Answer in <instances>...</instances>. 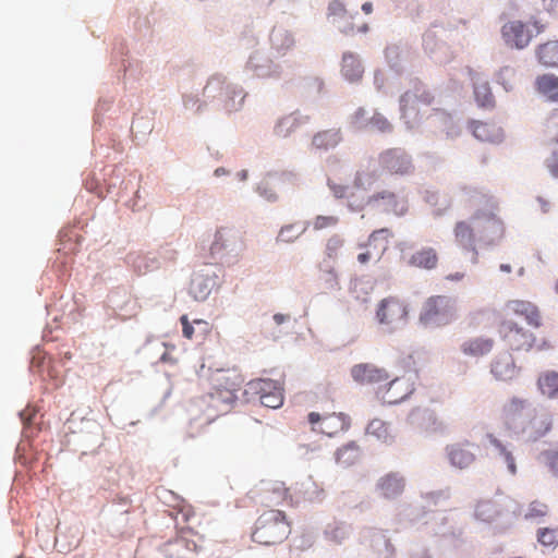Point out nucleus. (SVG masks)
I'll list each match as a JSON object with an SVG mask.
<instances>
[{"instance_id":"f257e3e1","label":"nucleus","mask_w":558,"mask_h":558,"mask_svg":"<svg viewBox=\"0 0 558 558\" xmlns=\"http://www.w3.org/2000/svg\"><path fill=\"white\" fill-rule=\"evenodd\" d=\"M496 203L489 198L487 210H477L469 220L457 221L453 227L456 243L465 252L471 253V262H478V246L498 244L505 235L504 222L495 210Z\"/></svg>"},{"instance_id":"f03ea898","label":"nucleus","mask_w":558,"mask_h":558,"mask_svg":"<svg viewBox=\"0 0 558 558\" xmlns=\"http://www.w3.org/2000/svg\"><path fill=\"white\" fill-rule=\"evenodd\" d=\"M504 427L523 440L535 442L546 437L554 427V416L545 408H533L527 399L511 397L500 410Z\"/></svg>"},{"instance_id":"7ed1b4c3","label":"nucleus","mask_w":558,"mask_h":558,"mask_svg":"<svg viewBox=\"0 0 558 558\" xmlns=\"http://www.w3.org/2000/svg\"><path fill=\"white\" fill-rule=\"evenodd\" d=\"M290 533L291 525L286 513L270 509L263 512L256 520L252 538L258 544L270 546L282 543Z\"/></svg>"},{"instance_id":"20e7f679","label":"nucleus","mask_w":558,"mask_h":558,"mask_svg":"<svg viewBox=\"0 0 558 558\" xmlns=\"http://www.w3.org/2000/svg\"><path fill=\"white\" fill-rule=\"evenodd\" d=\"M214 390L199 399V408L207 407L208 420L226 412L236 399L240 388L238 376L231 377L228 373H219L215 379Z\"/></svg>"},{"instance_id":"39448f33","label":"nucleus","mask_w":558,"mask_h":558,"mask_svg":"<svg viewBox=\"0 0 558 558\" xmlns=\"http://www.w3.org/2000/svg\"><path fill=\"white\" fill-rule=\"evenodd\" d=\"M434 101L435 97L430 90L423 84L416 83L400 98L401 117L410 128H413L421 123L429 111L437 110L432 108Z\"/></svg>"},{"instance_id":"423d86ee","label":"nucleus","mask_w":558,"mask_h":558,"mask_svg":"<svg viewBox=\"0 0 558 558\" xmlns=\"http://www.w3.org/2000/svg\"><path fill=\"white\" fill-rule=\"evenodd\" d=\"M375 317L384 331L392 333L407 325L408 304L398 296L389 295L377 304Z\"/></svg>"},{"instance_id":"0eeeda50","label":"nucleus","mask_w":558,"mask_h":558,"mask_svg":"<svg viewBox=\"0 0 558 558\" xmlns=\"http://www.w3.org/2000/svg\"><path fill=\"white\" fill-rule=\"evenodd\" d=\"M546 25L538 20L524 23L511 20L501 27V37L511 49L522 50L532 41L533 37L544 33Z\"/></svg>"},{"instance_id":"6e6552de","label":"nucleus","mask_w":558,"mask_h":558,"mask_svg":"<svg viewBox=\"0 0 558 558\" xmlns=\"http://www.w3.org/2000/svg\"><path fill=\"white\" fill-rule=\"evenodd\" d=\"M456 315L453 302L444 295L432 296L424 303L420 319L424 324L446 325Z\"/></svg>"},{"instance_id":"1a4fd4ad","label":"nucleus","mask_w":558,"mask_h":558,"mask_svg":"<svg viewBox=\"0 0 558 558\" xmlns=\"http://www.w3.org/2000/svg\"><path fill=\"white\" fill-rule=\"evenodd\" d=\"M308 423L313 432L325 434L329 437L344 432L350 426L349 416L343 413H325L311 412L308 414Z\"/></svg>"},{"instance_id":"9d476101","label":"nucleus","mask_w":558,"mask_h":558,"mask_svg":"<svg viewBox=\"0 0 558 558\" xmlns=\"http://www.w3.org/2000/svg\"><path fill=\"white\" fill-rule=\"evenodd\" d=\"M498 332L511 350L527 351L533 347L534 336L519 327L512 319H502L499 323Z\"/></svg>"},{"instance_id":"9b49d317","label":"nucleus","mask_w":558,"mask_h":558,"mask_svg":"<svg viewBox=\"0 0 558 558\" xmlns=\"http://www.w3.org/2000/svg\"><path fill=\"white\" fill-rule=\"evenodd\" d=\"M381 170L391 175H407L413 171L411 157L401 148H389L378 155Z\"/></svg>"},{"instance_id":"f8f14e48","label":"nucleus","mask_w":558,"mask_h":558,"mask_svg":"<svg viewBox=\"0 0 558 558\" xmlns=\"http://www.w3.org/2000/svg\"><path fill=\"white\" fill-rule=\"evenodd\" d=\"M414 391V380L411 375H403L389 381L385 389H380L378 393L384 402L388 404H397L407 399Z\"/></svg>"},{"instance_id":"ddd939ff","label":"nucleus","mask_w":558,"mask_h":558,"mask_svg":"<svg viewBox=\"0 0 558 558\" xmlns=\"http://www.w3.org/2000/svg\"><path fill=\"white\" fill-rule=\"evenodd\" d=\"M500 320L512 319L513 315L523 316L525 320L535 327L541 325V315L537 307L524 300H511L506 303L500 312Z\"/></svg>"},{"instance_id":"4468645a","label":"nucleus","mask_w":558,"mask_h":558,"mask_svg":"<svg viewBox=\"0 0 558 558\" xmlns=\"http://www.w3.org/2000/svg\"><path fill=\"white\" fill-rule=\"evenodd\" d=\"M367 204L381 208L387 214L403 216L408 213V201L390 191H381L371 195Z\"/></svg>"},{"instance_id":"2eb2a0df","label":"nucleus","mask_w":558,"mask_h":558,"mask_svg":"<svg viewBox=\"0 0 558 558\" xmlns=\"http://www.w3.org/2000/svg\"><path fill=\"white\" fill-rule=\"evenodd\" d=\"M353 379L360 384H380L389 379L386 369L371 363L356 364L351 368Z\"/></svg>"},{"instance_id":"dca6fc26","label":"nucleus","mask_w":558,"mask_h":558,"mask_svg":"<svg viewBox=\"0 0 558 558\" xmlns=\"http://www.w3.org/2000/svg\"><path fill=\"white\" fill-rule=\"evenodd\" d=\"M405 488V480L397 472L381 476L376 483V490L385 499H396Z\"/></svg>"},{"instance_id":"f3484780","label":"nucleus","mask_w":558,"mask_h":558,"mask_svg":"<svg viewBox=\"0 0 558 558\" xmlns=\"http://www.w3.org/2000/svg\"><path fill=\"white\" fill-rule=\"evenodd\" d=\"M412 423L422 432L428 434L442 433L446 429L445 422L433 410H418L411 415Z\"/></svg>"},{"instance_id":"a211bd4d","label":"nucleus","mask_w":558,"mask_h":558,"mask_svg":"<svg viewBox=\"0 0 558 558\" xmlns=\"http://www.w3.org/2000/svg\"><path fill=\"white\" fill-rule=\"evenodd\" d=\"M473 445L469 441L458 442L447 447L448 459L454 468L465 469L475 461V454L472 451Z\"/></svg>"},{"instance_id":"6ab92c4d","label":"nucleus","mask_w":558,"mask_h":558,"mask_svg":"<svg viewBox=\"0 0 558 558\" xmlns=\"http://www.w3.org/2000/svg\"><path fill=\"white\" fill-rule=\"evenodd\" d=\"M390 232L388 229H379L375 230L368 238L367 246L371 247L374 243L379 242L378 245H375V252L372 250H367L357 255V260L360 264H367L374 257L379 258L381 254L388 248V238Z\"/></svg>"},{"instance_id":"aec40b11","label":"nucleus","mask_w":558,"mask_h":558,"mask_svg":"<svg viewBox=\"0 0 558 558\" xmlns=\"http://www.w3.org/2000/svg\"><path fill=\"white\" fill-rule=\"evenodd\" d=\"M198 548L197 543L186 535H181L166 545L170 558H194Z\"/></svg>"},{"instance_id":"412c9836","label":"nucleus","mask_w":558,"mask_h":558,"mask_svg":"<svg viewBox=\"0 0 558 558\" xmlns=\"http://www.w3.org/2000/svg\"><path fill=\"white\" fill-rule=\"evenodd\" d=\"M492 374L499 380H511L518 374L513 357L509 353L497 356L492 364Z\"/></svg>"},{"instance_id":"4be33fe9","label":"nucleus","mask_w":558,"mask_h":558,"mask_svg":"<svg viewBox=\"0 0 558 558\" xmlns=\"http://www.w3.org/2000/svg\"><path fill=\"white\" fill-rule=\"evenodd\" d=\"M535 89L547 100L558 102V76L551 73L538 75L535 78Z\"/></svg>"},{"instance_id":"5701e85b","label":"nucleus","mask_w":558,"mask_h":558,"mask_svg":"<svg viewBox=\"0 0 558 558\" xmlns=\"http://www.w3.org/2000/svg\"><path fill=\"white\" fill-rule=\"evenodd\" d=\"M342 141L339 129L319 131L312 138V146L317 150H329L337 147Z\"/></svg>"},{"instance_id":"b1692460","label":"nucleus","mask_w":558,"mask_h":558,"mask_svg":"<svg viewBox=\"0 0 558 558\" xmlns=\"http://www.w3.org/2000/svg\"><path fill=\"white\" fill-rule=\"evenodd\" d=\"M537 61L545 68H558V40H548L535 49Z\"/></svg>"},{"instance_id":"393cba45","label":"nucleus","mask_w":558,"mask_h":558,"mask_svg":"<svg viewBox=\"0 0 558 558\" xmlns=\"http://www.w3.org/2000/svg\"><path fill=\"white\" fill-rule=\"evenodd\" d=\"M265 494V500L270 505L293 501V495L290 493V488L286 487L283 482L275 481L269 483Z\"/></svg>"},{"instance_id":"a878e982","label":"nucleus","mask_w":558,"mask_h":558,"mask_svg":"<svg viewBox=\"0 0 558 558\" xmlns=\"http://www.w3.org/2000/svg\"><path fill=\"white\" fill-rule=\"evenodd\" d=\"M409 264L417 268L430 270L436 268L438 264V254L433 247H422L411 255Z\"/></svg>"},{"instance_id":"bb28decb","label":"nucleus","mask_w":558,"mask_h":558,"mask_svg":"<svg viewBox=\"0 0 558 558\" xmlns=\"http://www.w3.org/2000/svg\"><path fill=\"white\" fill-rule=\"evenodd\" d=\"M324 489L312 478L307 477L296 484L294 496L296 501L303 500H318L323 497Z\"/></svg>"},{"instance_id":"cd10ccee","label":"nucleus","mask_w":558,"mask_h":558,"mask_svg":"<svg viewBox=\"0 0 558 558\" xmlns=\"http://www.w3.org/2000/svg\"><path fill=\"white\" fill-rule=\"evenodd\" d=\"M494 348V340L492 338H473L464 341L461 350L464 354L470 356H483L489 353Z\"/></svg>"},{"instance_id":"c85d7f7f","label":"nucleus","mask_w":558,"mask_h":558,"mask_svg":"<svg viewBox=\"0 0 558 558\" xmlns=\"http://www.w3.org/2000/svg\"><path fill=\"white\" fill-rule=\"evenodd\" d=\"M341 72L350 82H357L362 78L364 70L356 54L352 52L343 54Z\"/></svg>"},{"instance_id":"c756f323","label":"nucleus","mask_w":558,"mask_h":558,"mask_svg":"<svg viewBox=\"0 0 558 558\" xmlns=\"http://www.w3.org/2000/svg\"><path fill=\"white\" fill-rule=\"evenodd\" d=\"M307 120V117H302L298 113L288 114L278 121L275 126V133L280 137H288L301 125L305 124Z\"/></svg>"},{"instance_id":"7c9ffc66","label":"nucleus","mask_w":558,"mask_h":558,"mask_svg":"<svg viewBox=\"0 0 558 558\" xmlns=\"http://www.w3.org/2000/svg\"><path fill=\"white\" fill-rule=\"evenodd\" d=\"M180 322L182 325L183 336L189 340L204 337L210 330L209 324L204 319H194L192 323H190L187 316L182 315L180 317Z\"/></svg>"},{"instance_id":"2f4dec72","label":"nucleus","mask_w":558,"mask_h":558,"mask_svg":"<svg viewBox=\"0 0 558 558\" xmlns=\"http://www.w3.org/2000/svg\"><path fill=\"white\" fill-rule=\"evenodd\" d=\"M537 387L543 396L548 399H558V373L547 371L539 375Z\"/></svg>"},{"instance_id":"473e14b6","label":"nucleus","mask_w":558,"mask_h":558,"mask_svg":"<svg viewBox=\"0 0 558 558\" xmlns=\"http://www.w3.org/2000/svg\"><path fill=\"white\" fill-rule=\"evenodd\" d=\"M474 96L480 107L490 108L495 104V98L487 81L474 80Z\"/></svg>"},{"instance_id":"72a5a7b5","label":"nucleus","mask_w":558,"mask_h":558,"mask_svg":"<svg viewBox=\"0 0 558 558\" xmlns=\"http://www.w3.org/2000/svg\"><path fill=\"white\" fill-rule=\"evenodd\" d=\"M214 283L211 278L197 275L192 279L191 293L196 300L203 301L210 294Z\"/></svg>"},{"instance_id":"f704fd0d","label":"nucleus","mask_w":558,"mask_h":558,"mask_svg":"<svg viewBox=\"0 0 558 558\" xmlns=\"http://www.w3.org/2000/svg\"><path fill=\"white\" fill-rule=\"evenodd\" d=\"M473 134L481 141L494 142L499 137V130L487 122L476 121L472 124Z\"/></svg>"},{"instance_id":"c9c22d12","label":"nucleus","mask_w":558,"mask_h":558,"mask_svg":"<svg viewBox=\"0 0 558 558\" xmlns=\"http://www.w3.org/2000/svg\"><path fill=\"white\" fill-rule=\"evenodd\" d=\"M497 81L507 92L512 90L518 83L517 69L510 65L502 66L497 74Z\"/></svg>"},{"instance_id":"e433bc0d","label":"nucleus","mask_w":558,"mask_h":558,"mask_svg":"<svg viewBox=\"0 0 558 558\" xmlns=\"http://www.w3.org/2000/svg\"><path fill=\"white\" fill-rule=\"evenodd\" d=\"M367 434L375 436L376 438L387 442L391 439L389 425L379 418H374L367 425Z\"/></svg>"},{"instance_id":"4c0bfd02","label":"nucleus","mask_w":558,"mask_h":558,"mask_svg":"<svg viewBox=\"0 0 558 558\" xmlns=\"http://www.w3.org/2000/svg\"><path fill=\"white\" fill-rule=\"evenodd\" d=\"M279 386V383L268 378H258L248 383L250 390L257 395L259 399L263 395H269Z\"/></svg>"},{"instance_id":"58836bf2","label":"nucleus","mask_w":558,"mask_h":558,"mask_svg":"<svg viewBox=\"0 0 558 558\" xmlns=\"http://www.w3.org/2000/svg\"><path fill=\"white\" fill-rule=\"evenodd\" d=\"M490 444L498 450L500 458L507 464L508 471L514 475L517 473L515 460L511 451L501 444L496 437L490 436Z\"/></svg>"},{"instance_id":"ea45409f","label":"nucleus","mask_w":558,"mask_h":558,"mask_svg":"<svg viewBox=\"0 0 558 558\" xmlns=\"http://www.w3.org/2000/svg\"><path fill=\"white\" fill-rule=\"evenodd\" d=\"M318 280L324 284V288L332 290L336 289L339 284L338 275L333 267L329 265H320L319 266V276Z\"/></svg>"},{"instance_id":"a19ab883","label":"nucleus","mask_w":558,"mask_h":558,"mask_svg":"<svg viewBox=\"0 0 558 558\" xmlns=\"http://www.w3.org/2000/svg\"><path fill=\"white\" fill-rule=\"evenodd\" d=\"M392 124L379 112H374L369 119V125L367 130L376 131L380 133H390L392 131Z\"/></svg>"},{"instance_id":"79ce46f5","label":"nucleus","mask_w":558,"mask_h":558,"mask_svg":"<svg viewBox=\"0 0 558 558\" xmlns=\"http://www.w3.org/2000/svg\"><path fill=\"white\" fill-rule=\"evenodd\" d=\"M260 403L270 409L280 408L283 403L282 388L279 386L269 395H263L260 397Z\"/></svg>"},{"instance_id":"37998d69","label":"nucleus","mask_w":558,"mask_h":558,"mask_svg":"<svg viewBox=\"0 0 558 558\" xmlns=\"http://www.w3.org/2000/svg\"><path fill=\"white\" fill-rule=\"evenodd\" d=\"M343 244H344V240L340 235H338V234L331 235L326 242V250H325L326 256L330 259L337 258L339 255V252L343 247Z\"/></svg>"},{"instance_id":"c03bdc74","label":"nucleus","mask_w":558,"mask_h":558,"mask_svg":"<svg viewBox=\"0 0 558 558\" xmlns=\"http://www.w3.org/2000/svg\"><path fill=\"white\" fill-rule=\"evenodd\" d=\"M271 43L272 46L278 50L281 51L283 49H289L293 46V39L292 37L282 31L272 32L271 34Z\"/></svg>"},{"instance_id":"a18cd8bd","label":"nucleus","mask_w":558,"mask_h":558,"mask_svg":"<svg viewBox=\"0 0 558 558\" xmlns=\"http://www.w3.org/2000/svg\"><path fill=\"white\" fill-rule=\"evenodd\" d=\"M369 119L367 111L364 108H359L351 116V125L356 130H367L369 125Z\"/></svg>"},{"instance_id":"49530a36","label":"nucleus","mask_w":558,"mask_h":558,"mask_svg":"<svg viewBox=\"0 0 558 558\" xmlns=\"http://www.w3.org/2000/svg\"><path fill=\"white\" fill-rule=\"evenodd\" d=\"M538 542L544 546L558 545V530L555 529H541L537 533Z\"/></svg>"},{"instance_id":"de8ad7c7","label":"nucleus","mask_w":558,"mask_h":558,"mask_svg":"<svg viewBox=\"0 0 558 558\" xmlns=\"http://www.w3.org/2000/svg\"><path fill=\"white\" fill-rule=\"evenodd\" d=\"M304 231L303 228L298 227L296 225H289L281 228L278 240L281 242H292Z\"/></svg>"},{"instance_id":"09e8293b","label":"nucleus","mask_w":558,"mask_h":558,"mask_svg":"<svg viewBox=\"0 0 558 558\" xmlns=\"http://www.w3.org/2000/svg\"><path fill=\"white\" fill-rule=\"evenodd\" d=\"M339 218L337 216H317L313 221V228L315 230L328 229L337 226Z\"/></svg>"},{"instance_id":"8fccbe9b","label":"nucleus","mask_w":558,"mask_h":558,"mask_svg":"<svg viewBox=\"0 0 558 558\" xmlns=\"http://www.w3.org/2000/svg\"><path fill=\"white\" fill-rule=\"evenodd\" d=\"M549 172L558 178V136L553 140L551 156L546 161Z\"/></svg>"},{"instance_id":"3c124183","label":"nucleus","mask_w":558,"mask_h":558,"mask_svg":"<svg viewBox=\"0 0 558 558\" xmlns=\"http://www.w3.org/2000/svg\"><path fill=\"white\" fill-rule=\"evenodd\" d=\"M376 181V174L373 172L357 173L354 179V186L359 189H371Z\"/></svg>"},{"instance_id":"603ef678","label":"nucleus","mask_w":558,"mask_h":558,"mask_svg":"<svg viewBox=\"0 0 558 558\" xmlns=\"http://www.w3.org/2000/svg\"><path fill=\"white\" fill-rule=\"evenodd\" d=\"M219 89L220 93H227L229 85H227L226 78L219 75L213 76L204 88L205 93Z\"/></svg>"},{"instance_id":"864d4df0","label":"nucleus","mask_w":558,"mask_h":558,"mask_svg":"<svg viewBox=\"0 0 558 558\" xmlns=\"http://www.w3.org/2000/svg\"><path fill=\"white\" fill-rule=\"evenodd\" d=\"M548 508L545 504L539 501H533L531 502L529 510L525 514L526 518H542L547 514Z\"/></svg>"},{"instance_id":"5fc2aeb1","label":"nucleus","mask_w":558,"mask_h":558,"mask_svg":"<svg viewBox=\"0 0 558 558\" xmlns=\"http://www.w3.org/2000/svg\"><path fill=\"white\" fill-rule=\"evenodd\" d=\"M378 541H383L384 542V545H385V555L388 557V556H392L395 554V547L393 545L391 544L390 539L381 532H376L373 534L372 536V542H378Z\"/></svg>"},{"instance_id":"6e6d98bb","label":"nucleus","mask_w":558,"mask_h":558,"mask_svg":"<svg viewBox=\"0 0 558 558\" xmlns=\"http://www.w3.org/2000/svg\"><path fill=\"white\" fill-rule=\"evenodd\" d=\"M227 230L225 228L219 229L215 234V241L211 244V252L217 253L225 248V235Z\"/></svg>"},{"instance_id":"4d7b16f0","label":"nucleus","mask_w":558,"mask_h":558,"mask_svg":"<svg viewBox=\"0 0 558 558\" xmlns=\"http://www.w3.org/2000/svg\"><path fill=\"white\" fill-rule=\"evenodd\" d=\"M542 4L546 12L558 16V0H542Z\"/></svg>"},{"instance_id":"13d9d810","label":"nucleus","mask_w":558,"mask_h":558,"mask_svg":"<svg viewBox=\"0 0 558 558\" xmlns=\"http://www.w3.org/2000/svg\"><path fill=\"white\" fill-rule=\"evenodd\" d=\"M368 31V25L366 23H363L357 29L356 32H360V33H366ZM341 32L344 33L345 35H352L355 33V28L353 25L351 24H345L341 27Z\"/></svg>"},{"instance_id":"bf43d9fd","label":"nucleus","mask_w":558,"mask_h":558,"mask_svg":"<svg viewBox=\"0 0 558 558\" xmlns=\"http://www.w3.org/2000/svg\"><path fill=\"white\" fill-rule=\"evenodd\" d=\"M548 125L555 131V137L558 136V108L554 109L548 118Z\"/></svg>"},{"instance_id":"052dcab7","label":"nucleus","mask_w":558,"mask_h":558,"mask_svg":"<svg viewBox=\"0 0 558 558\" xmlns=\"http://www.w3.org/2000/svg\"><path fill=\"white\" fill-rule=\"evenodd\" d=\"M355 448L353 447H343L341 449L338 450V453H337V459L339 462H343L342 459L343 457L348 453V452H355Z\"/></svg>"},{"instance_id":"680f3d73","label":"nucleus","mask_w":558,"mask_h":558,"mask_svg":"<svg viewBox=\"0 0 558 558\" xmlns=\"http://www.w3.org/2000/svg\"><path fill=\"white\" fill-rule=\"evenodd\" d=\"M183 101H184V106L186 108H189L191 105H195L196 102H198V99L192 95H186V96H184Z\"/></svg>"},{"instance_id":"e2e57ef3","label":"nucleus","mask_w":558,"mask_h":558,"mask_svg":"<svg viewBox=\"0 0 558 558\" xmlns=\"http://www.w3.org/2000/svg\"><path fill=\"white\" fill-rule=\"evenodd\" d=\"M281 178L282 180L291 181L292 183L296 181V174L293 172H284Z\"/></svg>"},{"instance_id":"0e129e2a","label":"nucleus","mask_w":558,"mask_h":558,"mask_svg":"<svg viewBox=\"0 0 558 558\" xmlns=\"http://www.w3.org/2000/svg\"><path fill=\"white\" fill-rule=\"evenodd\" d=\"M329 9L331 10L332 14H337L338 11L339 12L340 11H344V9H343L341 3H333V4L330 5ZM343 13H345V12H343ZM343 17H345V14H343Z\"/></svg>"},{"instance_id":"69168bd1","label":"nucleus","mask_w":558,"mask_h":558,"mask_svg":"<svg viewBox=\"0 0 558 558\" xmlns=\"http://www.w3.org/2000/svg\"><path fill=\"white\" fill-rule=\"evenodd\" d=\"M362 11L365 13V14H371L372 11H373V4L371 2H365L363 3L362 5Z\"/></svg>"},{"instance_id":"338daca9","label":"nucleus","mask_w":558,"mask_h":558,"mask_svg":"<svg viewBox=\"0 0 558 558\" xmlns=\"http://www.w3.org/2000/svg\"><path fill=\"white\" fill-rule=\"evenodd\" d=\"M287 316L283 315V314H275L274 315V320L276 322V324L280 325L282 324L284 320H286Z\"/></svg>"},{"instance_id":"774afa93","label":"nucleus","mask_w":558,"mask_h":558,"mask_svg":"<svg viewBox=\"0 0 558 558\" xmlns=\"http://www.w3.org/2000/svg\"><path fill=\"white\" fill-rule=\"evenodd\" d=\"M538 202L541 204L542 210L546 213L548 210L549 204L542 198H538Z\"/></svg>"}]
</instances>
